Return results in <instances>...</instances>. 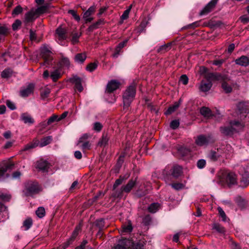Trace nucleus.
<instances>
[{"mask_svg": "<svg viewBox=\"0 0 249 249\" xmlns=\"http://www.w3.org/2000/svg\"><path fill=\"white\" fill-rule=\"evenodd\" d=\"M231 150V147L230 145H227L226 146L222 148H217L216 151L211 150L207 155V157L212 161H216L221 158L227 159L229 154V152Z\"/></svg>", "mask_w": 249, "mask_h": 249, "instance_id": "f257e3e1", "label": "nucleus"}, {"mask_svg": "<svg viewBox=\"0 0 249 249\" xmlns=\"http://www.w3.org/2000/svg\"><path fill=\"white\" fill-rule=\"evenodd\" d=\"M136 94V87L132 84L127 87L122 95L124 109L127 110L131 103L134 100Z\"/></svg>", "mask_w": 249, "mask_h": 249, "instance_id": "f03ea898", "label": "nucleus"}, {"mask_svg": "<svg viewBox=\"0 0 249 249\" xmlns=\"http://www.w3.org/2000/svg\"><path fill=\"white\" fill-rule=\"evenodd\" d=\"M136 182L137 178L131 179L126 185L122 186L119 190L116 191L115 193H112L111 196L115 199L121 198L123 196V193H129L136 185Z\"/></svg>", "mask_w": 249, "mask_h": 249, "instance_id": "7ed1b4c3", "label": "nucleus"}, {"mask_svg": "<svg viewBox=\"0 0 249 249\" xmlns=\"http://www.w3.org/2000/svg\"><path fill=\"white\" fill-rule=\"evenodd\" d=\"M230 124L229 126L220 127V131L223 135L232 136L234 132H237L244 127V125L239 121H231Z\"/></svg>", "mask_w": 249, "mask_h": 249, "instance_id": "20e7f679", "label": "nucleus"}, {"mask_svg": "<svg viewBox=\"0 0 249 249\" xmlns=\"http://www.w3.org/2000/svg\"><path fill=\"white\" fill-rule=\"evenodd\" d=\"M131 244L130 240L126 238L122 239L118 241V244L114 246V249H128ZM132 249H143V245L137 243L132 246Z\"/></svg>", "mask_w": 249, "mask_h": 249, "instance_id": "39448f33", "label": "nucleus"}, {"mask_svg": "<svg viewBox=\"0 0 249 249\" xmlns=\"http://www.w3.org/2000/svg\"><path fill=\"white\" fill-rule=\"evenodd\" d=\"M40 55L44 60L43 65H50L52 64L53 59L52 52L48 45H44L41 47Z\"/></svg>", "mask_w": 249, "mask_h": 249, "instance_id": "423d86ee", "label": "nucleus"}, {"mask_svg": "<svg viewBox=\"0 0 249 249\" xmlns=\"http://www.w3.org/2000/svg\"><path fill=\"white\" fill-rule=\"evenodd\" d=\"M39 191V186L37 182L28 181L25 183V189L23 192L26 196L37 193Z\"/></svg>", "mask_w": 249, "mask_h": 249, "instance_id": "0eeeda50", "label": "nucleus"}, {"mask_svg": "<svg viewBox=\"0 0 249 249\" xmlns=\"http://www.w3.org/2000/svg\"><path fill=\"white\" fill-rule=\"evenodd\" d=\"M215 141V139L211 135H200L195 139L196 144L199 146H206L209 143H214Z\"/></svg>", "mask_w": 249, "mask_h": 249, "instance_id": "6e6552de", "label": "nucleus"}, {"mask_svg": "<svg viewBox=\"0 0 249 249\" xmlns=\"http://www.w3.org/2000/svg\"><path fill=\"white\" fill-rule=\"evenodd\" d=\"M89 137V135L84 134L79 138L77 142V145L79 146L83 152H85L90 148L91 143L88 141Z\"/></svg>", "mask_w": 249, "mask_h": 249, "instance_id": "1a4fd4ad", "label": "nucleus"}, {"mask_svg": "<svg viewBox=\"0 0 249 249\" xmlns=\"http://www.w3.org/2000/svg\"><path fill=\"white\" fill-rule=\"evenodd\" d=\"M15 164L10 160H3L0 164V178L3 177L5 173L14 168Z\"/></svg>", "mask_w": 249, "mask_h": 249, "instance_id": "9d476101", "label": "nucleus"}, {"mask_svg": "<svg viewBox=\"0 0 249 249\" xmlns=\"http://www.w3.org/2000/svg\"><path fill=\"white\" fill-rule=\"evenodd\" d=\"M219 0H211L207 3L205 7L200 11V16L207 15L212 12L215 8Z\"/></svg>", "mask_w": 249, "mask_h": 249, "instance_id": "9b49d317", "label": "nucleus"}, {"mask_svg": "<svg viewBox=\"0 0 249 249\" xmlns=\"http://www.w3.org/2000/svg\"><path fill=\"white\" fill-rule=\"evenodd\" d=\"M81 225L80 224L79 225H77L75 227L74 231L72 232V233L71 236L66 242H64L61 245L62 248H63V249H66L70 245H71L72 243V242L74 241V240L75 239L76 237L78 235V233H79V231L81 230Z\"/></svg>", "mask_w": 249, "mask_h": 249, "instance_id": "f8f14e48", "label": "nucleus"}, {"mask_svg": "<svg viewBox=\"0 0 249 249\" xmlns=\"http://www.w3.org/2000/svg\"><path fill=\"white\" fill-rule=\"evenodd\" d=\"M121 86V83L117 80H111L107 85L106 92L111 93L118 89Z\"/></svg>", "mask_w": 249, "mask_h": 249, "instance_id": "ddd939ff", "label": "nucleus"}, {"mask_svg": "<svg viewBox=\"0 0 249 249\" xmlns=\"http://www.w3.org/2000/svg\"><path fill=\"white\" fill-rule=\"evenodd\" d=\"M67 32L66 28L62 27V26L58 27L55 30V37L59 41H63L67 38Z\"/></svg>", "mask_w": 249, "mask_h": 249, "instance_id": "4468645a", "label": "nucleus"}, {"mask_svg": "<svg viewBox=\"0 0 249 249\" xmlns=\"http://www.w3.org/2000/svg\"><path fill=\"white\" fill-rule=\"evenodd\" d=\"M205 78L208 81H222L224 80V77L221 74L217 72H209L205 75Z\"/></svg>", "mask_w": 249, "mask_h": 249, "instance_id": "2eb2a0df", "label": "nucleus"}, {"mask_svg": "<svg viewBox=\"0 0 249 249\" xmlns=\"http://www.w3.org/2000/svg\"><path fill=\"white\" fill-rule=\"evenodd\" d=\"M34 88L35 86L33 84H29L26 88H24L20 90V95L22 97H26L29 96L33 92Z\"/></svg>", "mask_w": 249, "mask_h": 249, "instance_id": "dca6fc26", "label": "nucleus"}, {"mask_svg": "<svg viewBox=\"0 0 249 249\" xmlns=\"http://www.w3.org/2000/svg\"><path fill=\"white\" fill-rule=\"evenodd\" d=\"M50 167V163L46 160H40L36 162V168L43 172H47Z\"/></svg>", "mask_w": 249, "mask_h": 249, "instance_id": "f3484780", "label": "nucleus"}, {"mask_svg": "<svg viewBox=\"0 0 249 249\" xmlns=\"http://www.w3.org/2000/svg\"><path fill=\"white\" fill-rule=\"evenodd\" d=\"M70 81L74 84L75 89L80 92L83 90V87L82 85V79L77 76H74L70 79Z\"/></svg>", "mask_w": 249, "mask_h": 249, "instance_id": "a211bd4d", "label": "nucleus"}, {"mask_svg": "<svg viewBox=\"0 0 249 249\" xmlns=\"http://www.w3.org/2000/svg\"><path fill=\"white\" fill-rule=\"evenodd\" d=\"M236 64L243 66L247 67L249 65V56L242 55L239 58L235 60Z\"/></svg>", "mask_w": 249, "mask_h": 249, "instance_id": "6ab92c4d", "label": "nucleus"}, {"mask_svg": "<svg viewBox=\"0 0 249 249\" xmlns=\"http://www.w3.org/2000/svg\"><path fill=\"white\" fill-rule=\"evenodd\" d=\"M95 7L94 6H90L88 10H87L83 15V18L86 22H91L93 20V18L90 17V15L94 13Z\"/></svg>", "mask_w": 249, "mask_h": 249, "instance_id": "aec40b11", "label": "nucleus"}, {"mask_svg": "<svg viewBox=\"0 0 249 249\" xmlns=\"http://www.w3.org/2000/svg\"><path fill=\"white\" fill-rule=\"evenodd\" d=\"M20 120L25 124H33L35 120L32 116L28 113H23L21 114Z\"/></svg>", "mask_w": 249, "mask_h": 249, "instance_id": "412c9836", "label": "nucleus"}, {"mask_svg": "<svg viewBox=\"0 0 249 249\" xmlns=\"http://www.w3.org/2000/svg\"><path fill=\"white\" fill-rule=\"evenodd\" d=\"M226 180L229 185H234L237 183L236 175L233 172H230L226 176Z\"/></svg>", "mask_w": 249, "mask_h": 249, "instance_id": "4be33fe9", "label": "nucleus"}, {"mask_svg": "<svg viewBox=\"0 0 249 249\" xmlns=\"http://www.w3.org/2000/svg\"><path fill=\"white\" fill-rule=\"evenodd\" d=\"M182 173V168L178 165H175L171 169V175L175 178L179 177Z\"/></svg>", "mask_w": 249, "mask_h": 249, "instance_id": "5701e85b", "label": "nucleus"}, {"mask_svg": "<svg viewBox=\"0 0 249 249\" xmlns=\"http://www.w3.org/2000/svg\"><path fill=\"white\" fill-rule=\"evenodd\" d=\"M249 184V173L245 172L242 174V178L240 180V186L242 187H246Z\"/></svg>", "mask_w": 249, "mask_h": 249, "instance_id": "b1692460", "label": "nucleus"}, {"mask_svg": "<svg viewBox=\"0 0 249 249\" xmlns=\"http://www.w3.org/2000/svg\"><path fill=\"white\" fill-rule=\"evenodd\" d=\"M128 41L127 39H125L123 42H121L119 43V44L116 46L115 49V52L113 54V56L114 57H117L119 54L120 52H121L122 48H123L126 45Z\"/></svg>", "mask_w": 249, "mask_h": 249, "instance_id": "393cba45", "label": "nucleus"}, {"mask_svg": "<svg viewBox=\"0 0 249 249\" xmlns=\"http://www.w3.org/2000/svg\"><path fill=\"white\" fill-rule=\"evenodd\" d=\"M200 112L205 118H210L213 116L211 110L207 107H202L200 109Z\"/></svg>", "mask_w": 249, "mask_h": 249, "instance_id": "a878e982", "label": "nucleus"}, {"mask_svg": "<svg viewBox=\"0 0 249 249\" xmlns=\"http://www.w3.org/2000/svg\"><path fill=\"white\" fill-rule=\"evenodd\" d=\"M13 73L14 71L12 69L6 68L1 72V77L4 79H8L12 77Z\"/></svg>", "mask_w": 249, "mask_h": 249, "instance_id": "bb28decb", "label": "nucleus"}, {"mask_svg": "<svg viewBox=\"0 0 249 249\" xmlns=\"http://www.w3.org/2000/svg\"><path fill=\"white\" fill-rule=\"evenodd\" d=\"M212 86V83L211 82L208 81V82L206 83L202 81L201 82L199 87V89L201 91L203 92H207L211 89Z\"/></svg>", "mask_w": 249, "mask_h": 249, "instance_id": "cd10ccee", "label": "nucleus"}, {"mask_svg": "<svg viewBox=\"0 0 249 249\" xmlns=\"http://www.w3.org/2000/svg\"><path fill=\"white\" fill-rule=\"evenodd\" d=\"M87 58L86 53H77L74 56V61L79 63H83L84 62Z\"/></svg>", "mask_w": 249, "mask_h": 249, "instance_id": "c85d7f7f", "label": "nucleus"}, {"mask_svg": "<svg viewBox=\"0 0 249 249\" xmlns=\"http://www.w3.org/2000/svg\"><path fill=\"white\" fill-rule=\"evenodd\" d=\"M126 178H125L124 177L120 176L119 178L115 180L113 185V193H115L116 191L120 189H117L118 186L122 184Z\"/></svg>", "mask_w": 249, "mask_h": 249, "instance_id": "c756f323", "label": "nucleus"}, {"mask_svg": "<svg viewBox=\"0 0 249 249\" xmlns=\"http://www.w3.org/2000/svg\"><path fill=\"white\" fill-rule=\"evenodd\" d=\"M53 141V137L51 136H48L47 137H45L41 139L40 146L41 147L45 146L49 144H50Z\"/></svg>", "mask_w": 249, "mask_h": 249, "instance_id": "7c9ffc66", "label": "nucleus"}, {"mask_svg": "<svg viewBox=\"0 0 249 249\" xmlns=\"http://www.w3.org/2000/svg\"><path fill=\"white\" fill-rule=\"evenodd\" d=\"M160 208V204L159 203H152L148 208V210L150 213H155Z\"/></svg>", "mask_w": 249, "mask_h": 249, "instance_id": "2f4dec72", "label": "nucleus"}, {"mask_svg": "<svg viewBox=\"0 0 249 249\" xmlns=\"http://www.w3.org/2000/svg\"><path fill=\"white\" fill-rule=\"evenodd\" d=\"M61 76V73L58 70H55L51 72L50 77L53 82H56Z\"/></svg>", "mask_w": 249, "mask_h": 249, "instance_id": "473e14b6", "label": "nucleus"}, {"mask_svg": "<svg viewBox=\"0 0 249 249\" xmlns=\"http://www.w3.org/2000/svg\"><path fill=\"white\" fill-rule=\"evenodd\" d=\"M105 21L103 19H99L97 21L91 25L89 27V31H92L94 29L98 28L100 25H103Z\"/></svg>", "mask_w": 249, "mask_h": 249, "instance_id": "72a5a7b5", "label": "nucleus"}, {"mask_svg": "<svg viewBox=\"0 0 249 249\" xmlns=\"http://www.w3.org/2000/svg\"><path fill=\"white\" fill-rule=\"evenodd\" d=\"M36 12L32 11L27 12L25 15V21L26 22H30L33 21L35 19Z\"/></svg>", "mask_w": 249, "mask_h": 249, "instance_id": "f704fd0d", "label": "nucleus"}, {"mask_svg": "<svg viewBox=\"0 0 249 249\" xmlns=\"http://www.w3.org/2000/svg\"><path fill=\"white\" fill-rule=\"evenodd\" d=\"M33 225V220L31 218L28 217L23 222V227L24 230L27 231L29 230Z\"/></svg>", "mask_w": 249, "mask_h": 249, "instance_id": "c9c22d12", "label": "nucleus"}, {"mask_svg": "<svg viewBox=\"0 0 249 249\" xmlns=\"http://www.w3.org/2000/svg\"><path fill=\"white\" fill-rule=\"evenodd\" d=\"M171 43H169L160 46L157 50L159 53H163L166 52L170 49Z\"/></svg>", "mask_w": 249, "mask_h": 249, "instance_id": "e433bc0d", "label": "nucleus"}, {"mask_svg": "<svg viewBox=\"0 0 249 249\" xmlns=\"http://www.w3.org/2000/svg\"><path fill=\"white\" fill-rule=\"evenodd\" d=\"M179 107V104L176 102L172 106L170 107L165 111V114L169 115L174 112Z\"/></svg>", "mask_w": 249, "mask_h": 249, "instance_id": "4c0bfd02", "label": "nucleus"}, {"mask_svg": "<svg viewBox=\"0 0 249 249\" xmlns=\"http://www.w3.org/2000/svg\"><path fill=\"white\" fill-rule=\"evenodd\" d=\"M108 138L107 134H103L101 139L98 142V145L100 146H105L107 143Z\"/></svg>", "mask_w": 249, "mask_h": 249, "instance_id": "58836bf2", "label": "nucleus"}, {"mask_svg": "<svg viewBox=\"0 0 249 249\" xmlns=\"http://www.w3.org/2000/svg\"><path fill=\"white\" fill-rule=\"evenodd\" d=\"M60 66L62 67L69 68L70 66V61L67 57H62L60 61Z\"/></svg>", "mask_w": 249, "mask_h": 249, "instance_id": "ea45409f", "label": "nucleus"}, {"mask_svg": "<svg viewBox=\"0 0 249 249\" xmlns=\"http://www.w3.org/2000/svg\"><path fill=\"white\" fill-rule=\"evenodd\" d=\"M95 224L100 230H103L105 227V220L103 218L98 219L95 221Z\"/></svg>", "mask_w": 249, "mask_h": 249, "instance_id": "a19ab883", "label": "nucleus"}, {"mask_svg": "<svg viewBox=\"0 0 249 249\" xmlns=\"http://www.w3.org/2000/svg\"><path fill=\"white\" fill-rule=\"evenodd\" d=\"M59 121L58 116L54 114L48 119L47 124L50 125L54 122Z\"/></svg>", "mask_w": 249, "mask_h": 249, "instance_id": "79ce46f5", "label": "nucleus"}, {"mask_svg": "<svg viewBox=\"0 0 249 249\" xmlns=\"http://www.w3.org/2000/svg\"><path fill=\"white\" fill-rule=\"evenodd\" d=\"M36 213L39 218H41L45 215V209L43 207H40L36 211Z\"/></svg>", "mask_w": 249, "mask_h": 249, "instance_id": "37998d69", "label": "nucleus"}, {"mask_svg": "<svg viewBox=\"0 0 249 249\" xmlns=\"http://www.w3.org/2000/svg\"><path fill=\"white\" fill-rule=\"evenodd\" d=\"M213 229L221 233H224L226 231L225 228L223 226L217 223L213 224Z\"/></svg>", "mask_w": 249, "mask_h": 249, "instance_id": "c03bdc74", "label": "nucleus"}, {"mask_svg": "<svg viewBox=\"0 0 249 249\" xmlns=\"http://www.w3.org/2000/svg\"><path fill=\"white\" fill-rule=\"evenodd\" d=\"M98 66V63L96 62H93V63H90L89 64H88L86 67L87 71L92 72L95 70H96Z\"/></svg>", "mask_w": 249, "mask_h": 249, "instance_id": "a18cd8bd", "label": "nucleus"}, {"mask_svg": "<svg viewBox=\"0 0 249 249\" xmlns=\"http://www.w3.org/2000/svg\"><path fill=\"white\" fill-rule=\"evenodd\" d=\"M133 229L132 225L130 222H129L127 225H123L122 226V231L123 232L129 233L132 231Z\"/></svg>", "mask_w": 249, "mask_h": 249, "instance_id": "49530a36", "label": "nucleus"}, {"mask_svg": "<svg viewBox=\"0 0 249 249\" xmlns=\"http://www.w3.org/2000/svg\"><path fill=\"white\" fill-rule=\"evenodd\" d=\"M23 11V9L20 5L17 6L13 10L12 14L13 17H15L21 13Z\"/></svg>", "mask_w": 249, "mask_h": 249, "instance_id": "de8ad7c7", "label": "nucleus"}, {"mask_svg": "<svg viewBox=\"0 0 249 249\" xmlns=\"http://www.w3.org/2000/svg\"><path fill=\"white\" fill-rule=\"evenodd\" d=\"M222 88L226 93H230L232 91V88L227 82H223L222 84Z\"/></svg>", "mask_w": 249, "mask_h": 249, "instance_id": "09e8293b", "label": "nucleus"}, {"mask_svg": "<svg viewBox=\"0 0 249 249\" xmlns=\"http://www.w3.org/2000/svg\"><path fill=\"white\" fill-rule=\"evenodd\" d=\"M171 186L177 191L180 190L185 187V185L181 183H174L171 184Z\"/></svg>", "mask_w": 249, "mask_h": 249, "instance_id": "8fccbe9b", "label": "nucleus"}, {"mask_svg": "<svg viewBox=\"0 0 249 249\" xmlns=\"http://www.w3.org/2000/svg\"><path fill=\"white\" fill-rule=\"evenodd\" d=\"M37 146V143L36 142H31L28 143L24 146V148L22 149V151H25L27 150H29L30 149L35 148Z\"/></svg>", "mask_w": 249, "mask_h": 249, "instance_id": "3c124183", "label": "nucleus"}, {"mask_svg": "<svg viewBox=\"0 0 249 249\" xmlns=\"http://www.w3.org/2000/svg\"><path fill=\"white\" fill-rule=\"evenodd\" d=\"M179 152L180 154L183 157L188 156L190 153V150L189 149L185 147H181L179 150Z\"/></svg>", "mask_w": 249, "mask_h": 249, "instance_id": "603ef678", "label": "nucleus"}, {"mask_svg": "<svg viewBox=\"0 0 249 249\" xmlns=\"http://www.w3.org/2000/svg\"><path fill=\"white\" fill-rule=\"evenodd\" d=\"M68 13L70 14H71L73 18L77 21H79L80 19V17L77 14V12L76 11L74 10H69L68 11Z\"/></svg>", "mask_w": 249, "mask_h": 249, "instance_id": "864d4df0", "label": "nucleus"}, {"mask_svg": "<svg viewBox=\"0 0 249 249\" xmlns=\"http://www.w3.org/2000/svg\"><path fill=\"white\" fill-rule=\"evenodd\" d=\"M217 210L219 213V215L222 218V221L225 222L227 220V216L223 209L219 207L217 208Z\"/></svg>", "mask_w": 249, "mask_h": 249, "instance_id": "5fc2aeb1", "label": "nucleus"}, {"mask_svg": "<svg viewBox=\"0 0 249 249\" xmlns=\"http://www.w3.org/2000/svg\"><path fill=\"white\" fill-rule=\"evenodd\" d=\"M179 121L178 120H174L171 121L170 124V127L173 129H176L179 126Z\"/></svg>", "mask_w": 249, "mask_h": 249, "instance_id": "6e6d98bb", "label": "nucleus"}, {"mask_svg": "<svg viewBox=\"0 0 249 249\" xmlns=\"http://www.w3.org/2000/svg\"><path fill=\"white\" fill-rule=\"evenodd\" d=\"M220 25V23L219 21H213L212 20H210L207 22V26L208 27H210L211 28H213L216 27H218Z\"/></svg>", "mask_w": 249, "mask_h": 249, "instance_id": "4d7b16f0", "label": "nucleus"}, {"mask_svg": "<svg viewBox=\"0 0 249 249\" xmlns=\"http://www.w3.org/2000/svg\"><path fill=\"white\" fill-rule=\"evenodd\" d=\"M206 160L203 159L199 160L197 162V166L199 169L203 168L206 166Z\"/></svg>", "mask_w": 249, "mask_h": 249, "instance_id": "13d9d810", "label": "nucleus"}, {"mask_svg": "<svg viewBox=\"0 0 249 249\" xmlns=\"http://www.w3.org/2000/svg\"><path fill=\"white\" fill-rule=\"evenodd\" d=\"M134 195L138 197H141L144 196L146 193L144 191L139 189L134 193Z\"/></svg>", "mask_w": 249, "mask_h": 249, "instance_id": "bf43d9fd", "label": "nucleus"}, {"mask_svg": "<svg viewBox=\"0 0 249 249\" xmlns=\"http://www.w3.org/2000/svg\"><path fill=\"white\" fill-rule=\"evenodd\" d=\"M21 24V22L19 19H17L12 24V29L14 31L18 30Z\"/></svg>", "mask_w": 249, "mask_h": 249, "instance_id": "052dcab7", "label": "nucleus"}, {"mask_svg": "<svg viewBox=\"0 0 249 249\" xmlns=\"http://www.w3.org/2000/svg\"><path fill=\"white\" fill-rule=\"evenodd\" d=\"M103 128L102 124L99 122H95L93 125V129L97 132H100Z\"/></svg>", "mask_w": 249, "mask_h": 249, "instance_id": "680f3d73", "label": "nucleus"}, {"mask_svg": "<svg viewBox=\"0 0 249 249\" xmlns=\"http://www.w3.org/2000/svg\"><path fill=\"white\" fill-rule=\"evenodd\" d=\"M131 8V6L129 7V8L126 10H125L121 16V19L123 20L126 19L128 18V15L129 12L130 11V9Z\"/></svg>", "mask_w": 249, "mask_h": 249, "instance_id": "e2e57ef3", "label": "nucleus"}, {"mask_svg": "<svg viewBox=\"0 0 249 249\" xmlns=\"http://www.w3.org/2000/svg\"><path fill=\"white\" fill-rule=\"evenodd\" d=\"M237 107L241 113H246L247 111L246 108L244 107V104L243 103H239L237 105Z\"/></svg>", "mask_w": 249, "mask_h": 249, "instance_id": "0e129e2a", "label": "nucleus"}, {"mask_svg": "<svg viewBox=\"0 0 249 249\" xmlns=\"http://www.w3.org/2000/svg\"><path fill=\"white\" fill-rule=\"evenodd\" d=\"M179 81L183 85H186L187 84V83L188 82V78L186 75L183 74L180 76Z\"/></svg>", "mask_w": 249, "mask_h": 249, "instance_id": "69168bd1", "label": "nucleus"}, {"mask_svg": "<svg viewBox=\"0 0 249 249\" xmlns=\"http://www.w3.org/2000/svg\"><path fill=\"white\" fill-rule=\"evenodd\" d=\"M124 154L120 156V157H119V159L117 160V164H116L118 167H120L122 166V164L123 163V162L124 161Z\"/></svg>", "mask_w": 249, "mask_h": 249, "instance_id": "338daca9", "label": "nucleus"}, {"mask_svg": "<svg viewBox=\"0 0 249 249\" xmlns=\"http://www.w3.org/2000/svg\"><path fill=\"white\" fill-rule=\"evenodd\" d=\"M47 10V7L42 6L37 8L36 10V13L41 14L45 13Z\"/></svg>", "mask_w": 249, "mask_h": 249, "instance_id": "774afa93", "label": "nucleus"}]
</instances>
